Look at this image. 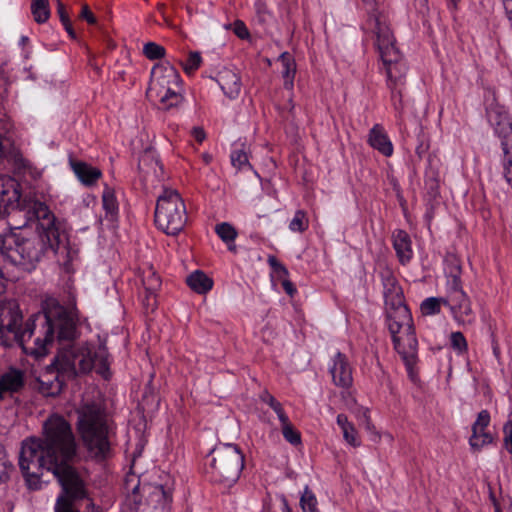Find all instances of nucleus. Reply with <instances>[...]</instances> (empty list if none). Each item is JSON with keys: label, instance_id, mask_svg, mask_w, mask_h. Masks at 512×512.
<instances>
[{"label": "nucleus", "instance_id": "obj_1", "mask_svg": "<svg viewBox=\"0 0 512 512\" xmlns=\"http://www.w3.org/2000/svg\"><path fill=\"white\" fill-rule=\"evenodd\" d=\"M3 273L0 270V296L5 292ZM22 314L14 303L0 304V345L22 352H71L78 338L75 314L56 299L48 298L39 312L30 316L23 331H20Z\"/></svg>", "mask_w": 512, "mask_h": 512}, {"label": "nucleus", "instance_id": "obj_2", "mask_svg": "<svg viewBox=\"0 0 512 512\" xmlns=\"http://www.w3.org/2000/svg\"><path fill=\"white\" fill-rule=\"evenodd\" d=\"M26 222L37 221V233L26 232L20 227L0 234V254L11 264L31 271L50 250H58L65 240V231L56 222L55 215L45 203L28 206Z\"/></svg>", "mask_w": 512, "mask_h": 512}, {"label": "nucleus", "instance_id": "obj_3", "mask_svg": "<svg viewBox=\"0 0 512 512\" xmlns=\"http://www.w3.org/2000/svg\"><path fill=\"white\" fill-rule=\"evenodd\" d=\"M367 23L376 36V46L386 73L388 89L403 87L406 83L408 67L403 55L395 45V38L391 32L386 17L379 11L367 13Z\"/></svg>", "mask_w": 512, "mask_h": 512}, {"label": "nucleus", "instance_id": "obj_4", "mask_svg": "<svg viewBox=\"0 0 512 512\" xmlns=\"http://www.w3.org/2000/svg\"><path fill=\"white\" fill-rule=\"evenodd\" d=\"M78 431L88 450L97 460L111 455L109 426L105 411L96 403H86L78 410Z\"/></svg>", "mask_w": 512, "mask_h": 512}, {"label": "nucleus", "instance_id": "obj_5", "mask_svg": "<svg viewBox=\"0 0 512 512\" xmlns=\"http://www.w3.org/2000/svg\"><path fill=\"white\" fill-rule=\"evenodd\" d=\"M211 461L207 473L211 481L225 488L232 487L244 468V455L235 444H219L210 452Z\"/></svg>", "mask_w": 512, "mask_h": 512}, {"label": "nucleus", "instance_id": "obj_6", "mask_svg": "<svg viewBox=\"0 0 512 512\" xmlns=\"http://www.w3.org/2000/svg\"><path fill=\"white\" fill-rule=\"evenodd\" d=\"M186 205L179 192L164 188L156 201L154 222L167 235L176 236L187 223Z\"/></svg>", "mask_w": 512, "mask_h": 512}, {"label": "nucleus", "instance_id": "obj_7", "mask_svg": "<svg viewBox=\"0 0 512 512\" xmlns=\"http://www.w3.org/2000/svg\"><path fill=\"white\" fill-rule=\"evenodd\" d=\"M77 375L78 370L74 360L67 354H56L46 372L37 379L38 391L43 396L55 397L61 393L65 382L74 379Z\"/></svg>", "mask_w": 512, "mask_h": 512}, {"label": "nucleus", "instance_id": "obj_8", "mask_svg": "<svg viewBox=\"0 0 512 512\" xmlns=\"http://www.w3.org/2000/svg\"><path fill=\"white\" fill-rule=\"evenodd\" d=\"M32 203L42 202L34 198L22 197L21 184L13 177L0 175V219L11 213L22 214L26 218L28 217L26 208Z\"/></svg>", "mask_w": 512, "mask_h": 512}, {"label": "nucleus", "instance_id": "obj_9", "mask_svg": "<svg viewBox=\"0 0 512 512\" xmlns=\"http://www.w3.org/2000/svg\"><path fill=\"white\" fill-rule=\"evenodd\" d=\"M486 116L493 127L495 135L500 140V145L505 146L512 142V119L506 108L499 104L495 93H491L485 99Z\"/></svg>", "mask_w": 512, "mask_h": 512}, {"label": "nucleus", "instance_id": "obj_10", "mask_svg": "<svg viewBox=\"0 0 512 512\" xmlns=\"http://www.w3.org/2000/svg\"><path fill=\"white\" fill-rule=\"evenodd\" d=\"M447 298L453 305V316L460 323L471 322L472 308L467 294L463 290L461 276L446 277Z\"/></svg>", "mask_w": 512, "mask_h": 512}, {"label": "nucleus", "instance_id": "obj_11", "mask_svg": "<svg viewBox=\"0 0 512 512\" xmlns=\"http://www.w3.org/2000/svg\"><path fill=\"white\" fill-rule=\"evenodd\" d=\"M182 83L178 70L169 62L156 64L151 71V80L147 93L151 96L158 93V89L180 86Z\"/></svg>", "mask_w": 512, "mask_h": 512}, {"label": "nucleus", "instance_id": "obj_12", "mask_svg": "<svg viewBox=\"0 0 512 512\" xmlns=\"http://www.w3.org/2000/svg\"><path fill=\"white\" fill-rule=\"evenodd\" d=\"M26 385V373L23 369L9 366L0 375V401L7 396L20 393Z\"/></svg>", "mask_w": 512, "mask_h": 512}, {"label": "nucleus", "instance_id": "obj_13", "mask_svg": "<svg viewBox=\"0 0 512 512\" xmlns=\"http://www.w3.org/2000/svg\"><path fill=\"white\" fill-rule=\"evenodd\" d=\"M132 492L134 494L141 492L146 495L148 504L154 508L165 507L172 500L170 490H166L160 484H144L142 487L138 484L132 489Z\"/></svg>", "mask_w": 512, "mask_h": 512}, {"label": "nucleus", "instance_id": "obj_14", "mask_svg": "<svg viewBox=\"0 0 512 512\" xmlns=\"http://www.w3.org/2000/svg\"><path fill=\"white\" fill-rule=\"evenodd\" d=\"M386 322L391 334L409 331L413 327V319L408 306L386 311Z\"/></svg>", "mask_w": 512, "mask_h": 512}, {"label": "nucleus", "instance_id": "obj_15", "mask_svg": "<svg viewBox=\"0 0 512 512\" xmlns=\"http://www.w3.org/2000/svg\"><path fill=\"white\" fill-rule=\"evenodd\" d=\"M330 373L335 385L348 388L352 384V371L345 354L335 355Z\"/></svg>", "mask_w": 512, "mask_h": 512}, {"label": "nucleus", "instance_id": "obj_16", "mask_svg": "<svg viewBox=\"0 0 512 512\" xmlns=\"http://www.w3.org/2000/svg\"><path fill=\"white\" fill-rule=\"evenodd\" d=\"M69 164L78 180L87 187L94 186L102 177L101 170L87 162L70 158Z\"/></svg>", "mask_w": 512, "mask_h": 512}, {"label": "nucleus", "instance_id": "obj_17", "mask_svg": "<svg viewBox=\"0 0 512 512\" xmlns=\"http://www.w3.org/2000/svg\"><path fill=\"white\" fill-rule=\"evenodd\" d=\"M369 145L386 157L393 154L394 148L387 133L380 124H375L368 134Z\"/></svg>", "mask_w": 512, "mask_h": 512}, {"label": "nucleus", "instance_id": "obj_18", "mask_svg": "<svg viewBox=\"0 0 512 512\" xmlns=\"http://www.w3.org/2000/svg\"><path fill=\"white\" fill-rule=\"evenodd\" d=\"M217 82L223 93L230 99L238 97L241 91L240 77L232 70L224 69L217 75Z\"/></svg>", "mask_w": 512, "mask_h": 512}, {"label": "nucleus", "instance_id": "obj_19", "mask_svg": "<svg viewBox=\"0 0 512 512\" xmlns=\"http://www.w3.org/2000/svg\"><path fill=\"white\" fill-rule=\"evenodd\" d=\"M392 239L393 248L395 249L400 263L406 264L413 256L409 234L405 230L398 229L393 233Z\"/></svg>", "mask_w": 512, "mask_h": 512}, {"label": "nucleus", "instance_id": "obj_20", "mask_svg": "<svg viewBox=\"0 0 512 512\" xmlns=\"http://www.w3.org/2000/svg\"><path fill=\"white\" fill-rule=\"evenodd\" d=\"M391 336L396 352H414L417 350L418 341L414 326L409 331L402 330V333L391 334Z\"/></svg>", "mask_w": 512, "mask_h": 512}, {"label": "nucleus", "instance_id": "obj_21", "mask_svg": "<svg viewBox=\"0 0 512 512\" xmlns=\"http://www.w3.org/2000/svg\"><path fill=\"white\" fill-rule=\"evenodd\" d=\"M187 285L198 294H206L213 287V280L203 271L196 270L186 278Z\"/></svg>", "mask_w": 512, "mask_h": 512}, {"label": "nucleus", "instance_id": "obj_22", "mask_svg": "<svg viewBox=\"0 0 512 512\" xmlns=\"http://www.w3.org/2000/svg\"><path fill=\"white\" fill-rule=\"evenodd\" d=\"M181 85L180 86H171L167 87L164 90L158 89V93L154 94L155 97L159 100L161 104H163L165 109H170L173 107H177L183 101V96L181 94Z\"/></svg>", "mask_w": 512, "mask_h": 512}, {"label": "nucleus", "instance_id": "obj_23", "mask_svg": "<svg viewBox=\"0 0 512 512\" xmlns=\"http://www.w3.org/2000/svg\"><path fill=\"white\" fill-rule=\"evenodd\" d=\"M282 65V77L284 79V87L292 90L294 86V78L296 74V62L289 52H283L279 56Z\"/></svg>", "mask_w": 512, "mask_h": 512}, {"label": "nucleus", "instance_id": "obj_24", "mask_svg": "<svg viewBox=\"0 0 512 512\" xmlns=\"http://www.w3.org/2000/svg\"><path fill=\"white\" fill-rule=\"evenodd\" d=\"M448 306L453 313V305L447 297H429L420 305V311L423 316L436 315L441 312V306Z\"/></svg>", "mask_w": 512, "mask_h": 512}, {"label": "nucleus", "instance_id": "obj_25", "mask_svg": "<svg viewBox=\"0 0 512 512\" xmlns=\"http://www.w3.org/2000/svg\"><path fill=\"white\" fill-rule=\"evenodd\" d=\"M31 13L35 22L43 24L47 22L50 17V7L48 0H32Z\"/></svg>", "mask_w": 512, "mask_h": 512}, {"label": "nucleus", "instance_id": "obj_26", "mask_svg": "<svg viewBox=\"0 0 512 512\" xmlns=\"http://www.w3.org/2000/svg\"><path fill=\"white\" fill-rule=\"evenodd\" d=\"M102 203L107 215L115 216L118 214L119 206L114 188L105 185L102 193Z\"/></svg>", "mask_w": 512, "mask_h": 512}, {"label": "nucleus", "instance_id": "obj_27", "mask_svg": "<svg viewBox=\"0 0 512 512\" xmlns=\"http://www.w3.org/2000/svg\"><path fill=\"white\" fill-rule=\"evenodd\" d=\"M382 285H383V295L386 297L387 295L400 292L402 287L400 286L397 278L394 276L393 272L389 269H386L380 273Z\"/></svg>", "mask_w": 512, "mask_h": 512}, {"label": "nucleus", "instance_id": "obj_28", "mask_svg": "<svg viewBox=\"0 0 512 512\" xmlns=\"http://www.w3.org/2000/svg\"><path fill=\"white\" fill-rule=\"evenodd\" d=\"M300 506L303 512H320L317 498L307 485L300 497Z\"/></svg>", "mask_w": 512, "mask_h": 512}, {"label": "nucleus", "instance_id": "obj_29", "mask_svg": "<svg viewBox=\"0 0 512 512\" xmlns=\"http://www.w3.org/2000/svg\"><path fill=\"white\" fill-rule=\"evenodd\" d=\"M142 283L144 291H148L150 293H157L161 287L160 276L152 268L144 272Z\"/></svg>", "mask_w": 512, "mask_h": 512}, {"label": "nucleus", "instance_id": "obj_30", "mask_svg": "<svg viewBox=\"0 0 512 512\" xmlns=\"http://www.w3.org/2000/svg\"><path fill=\"white\" fill-rule=\"evenodd\" d=\"M309 227V219L307 213L304 210H297L294 217L289 223V229L292 232L303 233Z\"/></svg>", "mask_w": 512, "mask_h": 512}, {"label": "nucleus", "instance_id": "obj_31", "mask_svg": "<svg viewBox=\"0 0 512 512\" xmlns=\"http://www.w3.org/2000/svg\"><path fill=\"white\" fill-rule=\"evenodd\" d=\"M215 232L218 237L226 244L234 242L237 237L236 229L228 222L217 224L215 227Z\"/></svg>", "mask_w": 512, "mask_h": 512}, {"label": "nucleus", "instance_id": "obj_32", "mask_svg": "<svg viewBox=\"0 0 512 512\" xmlns=\"http://www.w3.org/2000/svg\"><path fill=\"white\" fill-rule=\"evenodd\" d=\"M143 54L149 60H159L165 56L166 50L156 42H147L143 47Z\"/></svg>", "mask_w": 512, "mask_h": 512}, {"label": "nucleus", "instance_id": "obj_33", "mask_svg": "<svg viewBox=\"0 0 512 512\" xmlns=\"http://www.w3.org/2000/svg\"><path fill=\"white\" fill-rule=\"evenodd\" d=\"M68 357H71V359L74 360V362L76 361V359L78 358V356H80V354H67ZM82 358L78 360V364H79V372L81 373H88L90 372L91 370L94 369V366L96 365V356H94L93 354H81Z\"/></svg>", "mask_w": 512, "mask_h": 512}, {"label": "nucleus", "instance_id": "obj_34", "mask_svg": "<svg viewBox=\"0 0 512 512\" xmlns=\"http://www.w3.org/2000/svg\"><path fill=\"white\" fill-rule=\"evenodd\" d=\"M230 158L232 165L239 170L244 169L245 167H250L248 155L244 146H242V148H235L232 151Z\"/></svg>", "mask_w": 512, "mask_h": 512}, {"label": "nucleus", "instance_id": "obj_35", "mask_svg": "<svg viewBox=\"0 0 512 512\" xmlns=\"http://www.w3.org/2000/svg\"><path fill=\"white\" fill-rule=\"evenodd\" d=\"M202 57L200 52H190L185 63H182L183 70L186 74H193L201 65Z\"/></svg>", "mask_w": 512, "mask_h": 512}, {"label": "nucleus", "instance_id": "obj_36", "mask_svg": "<svg viewBox=\"0 0 512 512\" xmlns=\"http://www.w3.org/2000/svg\"><path fill=\"white\" fill-rule=\"evenodd\" d=\"M96 356V365L94 366V369L97 374L101 375L105 380H108L111 376L110 370H109V362H108V355L106 354H93Z\"/></svg>", "mask_w": 512, "mask_h": 512}, {"label": "nucleus", "instance_id": "obj_37", "mask_svg": "<svg viewBox=\"0 0 512 512\" xmlns=\"http://www.w3.org/2000/svg\"><path fill=\"white\" fill-rule=\"evenodd\" d=\"M384 301H385V310L386 311L397 309L402 306H407L405 304V297H404L403 290H400L399 293L396 292V293L387 295L386 297H384Z\"/></svg>", "mask_w": 512, "mask_h": 512}, {"label": "nucleus", "instance_id": "obj_38", "mask_svg": "<svg viewBox=\"0 0 512 512\" xmlns=\"http://www.w3.org/2000/svg\"><path fill=\"white\" fill-rule=\"evenodd\" d=\"M492 441V435L488 432H485L484 430L481 432L480 439L479 436H477V434H472L469 439V444L474 451H479L483 446L492 443Z\"/></svg>", "mask_w": 512, "mask_h": 512}, {"label": "nucleus", "instance_id": "obj_39", "mask_svg": "<svg viewBox=\"0 0 512 512\" xmlns=\"http://www.w3.org/2000/svg\"><path fill=\"white\" fill-rule=\"evenodd\" d=\"M401 359L405 364L408 376L412 382H417L418 373L414 370V366L417 363V354H400Z\"/></svg>", "mask_w": 512, "mask_h": 512}, {"label": "nucleus", "instance_id": "obj_40", "mask_svg": "<svg viewBox=\"0 0 512 512\" xmlns=\"http://www.w3.org/2000/svg\"><path fill=\"white\" fill-rule=\"evenodd\" d=\"M401 88L402 87L389 89L391 91V101H392L393 107H394L395 111L397 112L399 118H402L404 108H405Z\"/></svg>", "mask_w": 512, "mask_h": 512}, {"label": "nucleus", "instance_id": "obj_41", "mask_svg": "<svg viewBox=\"0 0 512 512\" xmlns=\"http://www.w3.org/2000/svg\"><path fill=\"white\" fill-rule=\"evenodd\" d=\"M54 253L66 254V260L64 261V265L68 267V265L74 260L77 256V250L72 249L69 246L67 235L65 234V240L60 244V248L56 250H52Z\"/></svg>", "mask_w": 512, "mask_h": 512}, {"label": "nucleus", "instance_id": "obj_42", "mask_svg": "<svg viewBox=\"0 0 512 512\" xmlns=\"http://www.w3.org/2000/svg\"><path fill=\"white\" fill-rule=\"evenodd\" d=\"M450 347L458 352L467 350V341L463 333L457 331L450 334Z\"/></svg>", "mask_w": 512, "mask_h": 512}, {"label": "nucleus", "instance_id": "obj_43", "mask_svg": "<svg viewBox=\"0 0 512 512\" xmlns=\"http://www.w3.org/2000/svg\"><path fill=\"white\" fill-rule=\"evenodd\" d=\"M490 423V414L487 410H482L478 413L477 419L472 425V434H477V431H484Z\"/></svg>", "mask_w": 512, "mask_h": 512}, {"label": "nucleus", "instance_id": "obj_44", "mask_svg": "<svg viewBox=\"0 0 512 512\" xmlns=\"http://www.w3.org/2000/svg\"><path fill=\"white\" fill-rule=\"evenodd\" d=\"M13 470V465L9 462L4 452L0 451V485L5 483Z\"/></svg>", "mask_w": 512, "mask_h": 512}, {"label": "nucleus", "instance_id": "obj_45", "mask_svg": "<svg viewBox=\"0 0 512 512\" xmlns=\"http://www.w3.org/2000/svg\"><path fill=\"white\" fill-rule=\"evenodd\" d=\"M282 434L286 441L292 445L301 443L300 433L290 424L282 427Z\"/></svg>", "mask_w": 512, "mask_h": 512}, {"label": "nucleus", "instance_id": "obj_46", "mask_svg": "<svg viewBox=\"0 0 512 512\" xmlns=\"http://www.w3.org/2000/svg\"><path fill=\"white\" fill-rule=\"evenodd\" d=\"M156 293H150L148 291H144V296L142 299L143 307L148 312H154L157 308V299H156Z\"/></svg>", "mask_w": 512, "mask_h": 512}, {"label": "nucleus", "instance_id": "obj_47", "mask_svg": "<svg viewBox=\"0 0 512 512\" xmlns=\"http://www.w3.org/2000/svg\"><path fill=\"white\" fill-rule=\"evenodd\" d=\"M116 336H98V350L101 352H108L109 350L115 349L112 343L116 340Z\"/></svg>", "mask_w": 512, "mask_h": 512}, {"label": "nucleus", "instance_id": "obj_48", "mask_svg": "<svg viewBox=\"0 0 512 512\" xmlns=\"http://www.w3.org/2000/svg\"><path fill=\"white\" fill-rule=\"evenodd\" d=\"M267 262L274 272L280 276H288L289 273L287 268L282 263H280L274 255H269Z\"/></svg>", "mask_w": 512, "mask_h": 512}, {"label": "nucleus", "instance_id": "obj_49", "mask_svg": "<svg viewBox=\"0 0 512 512\" xmlns=\"http://www.w3.org/2000/svg\"><path fill=\"white\" fill-rule=\"evenodd\" d=\"M344 439L353 447H357L360 445V442L357 439V431L354 428L353 424L350 425L347 429L342 431Z\"/></svg>", "mask_w": 512, "mask_h": 512}, {"label": "nucleus", "instance_id": "obj_50", "mask_svg": "<svg viewBox=\"0 0 512 512\" xmlns=\"http://www.w3.org/2000/svg\"><path fill=\"white\" fill-rule=\"evenodd\" d=\"M260 399L267 403L273 410L274 412H279L280 409H282V405L279 401H277L275 399L274 396H272L270 393H268L267 391H264L261 396H260Z\"/></svg>", "mask_w": 512, "mask_h": 512}, {"label": "nucleus", "instance_id": "obj_51", "mask_svg": "<svg viewBox=\"0 0 512 512\" xmlns=\"http://www.w3.org/2000/svg\"><path fill=\"white\" fill-rule=\"evenodd\" d=\"M234 33L236 36H238L240 39H247L249 37V31L246 25L241 20H236L234 22Z\"/></svg>", "mask_w": 512, "mask_h": 512}, {"label": "nucleus", "instance_id": "obj_52", "mask_svg": "<svg viewBox=\"0 0 512 512\" xmlns=\"http://www.w3.org/2000/svg\"><path fill=\"white\" fill-rule=\"evenodd\" d=\"M79 17L85 20L88 24L93 25L96 24L97 19L95 15L92 13L88 5H83Z\"/></svg>", "mask_w": 512, "mask_h": 512}, {"label": "nucleus", "instance_id": "obj_53", "mask_svg": "<svg viewBox=\"0 0 512 512\" xmlns=\"http://www.w3.org/2000/svg\"><path fill=\"white\" fill-rule=\"evenodd\" d=\"M505 444L509 453L512 454V420H509L504 425Z\"/></svg>", "mask_w": 512, "mask_h": 512}, {"label": "nucleus", "instance_id": "obj_54", "mask_svg": "<svg viewBox=\"0 0 512 512\" xmlns=\"http://www.w3.org/2000/svg\"><path fill=\"white\" fill-rule=\"evenodd\" d=\"M444 270L445 269H450V268H453V267H457L459 265H461V260L459 259V257L453 253H447L445 258H444Z\"/></svg>", "mask_w": 512, "mask_h": 512}, {"label": "nucleus", "instance_id": "obj_55", "mask_svg": "<svg viewBox=\"0 0 512 512\" xmlns=\"http://www.w3.org/2000/svg\"><path fill=\"white\" fill-rule=\"evenodd\" d=\"M10 146L9 141L0 134V163L8 156Z\"/></svg>", "mask_w": 512, "mask_h": 512}, {"label": "nucleus", "instance_id": "obj_56", "mask_svg": "<svg viewBox=\"0 0 512 512\" xmlns=\"http://www.w3.org/2000/svg\"><path fill=\"white\" fill-rule=\"evenodd\" d=\"M57 14L59 16L61 23L70 21V17L66 10V6L61 0H57Z\"/></svg>", "mask_w": 512, "mask_h": 512}, {"label": "nucleus", "instance_id": "obj_57", "mask_svg": "<svg viewBox=\"0 0 512 512\" xmlns=\"http://www.w3.org/2000/svg\"><path fill=\"white\" fill-rule=\"evenodd\" d=\"M272 15L266 9H258L257 20L261 25H266L271 20Z\"/></svg>", "mask_w": 512, "mask_h": 512}, {"label": "nucleus", "instance_id": "obj_58", "mask_svg": "<svg viewBox=\"0 0 512 512\" xmlns=\"http://www.w3.org/2000/svg\"><path fill=\"white\" fill-rule=\"evenodd\" d=\"M367 13L376 12L379 7L380 0H362Z\"/></svg>", "mask_w": 512, "mask_h": 512}, {"label": "nucleus", "instance_id": "obj_59", "mask_svg": "<svg viewBox=\"0 0 512 512\" xmlns=\"http://www.w3.org/2000/svg\"><path fill=\"white\" fill-rule=\"evenodd\" d=\"M425 185L429 189V193L435 195L438 190V181L436 178L431 177L425 180Z\"/></svg>", "mask_w": 512, "mask_h": 512}, {"label": "nucleus", "instance_id": "obj_60", "mask_svg": "<svg viewBox=\"0 0 512 512\" xmlns=\"http://www.w3.org/2000/svg\"><path fill=\"white\" fill-rule=\"evenodd\" d=\"M192 135L198 143H202L206 138V133L201 127H194L192 130Z\"/></svg>", "mask_w": 512, "mask_h": 512}, {"label": "nucleus", "instance_id": "obj_61", "mask_svg": "<svg viewBox=\"0 0 512 512\" xmlns=\"http://www.w3.org/2000/svg\"><path fill=\"white\" fill-rule=\"evenodd\" d=\"M360 421L361 424L364 425L367 430H372L374 428V426L371 423L368 410L363 411Z\"/></svg>", "mask_w": 512, "mask_h": 512}, {"label": "nucleus", "instance_id": "obj_62", "mask_svg": "<svg viewBox=\"0 0 512 512\" xmlns=\"http://www.w3.org/2000/svg\"><path fill=\"white\" fill-rule=\"evenodd\" d=\"M282 287L284 291L291 297L297 292L294 284L289 280H284L282 282Z\"/></svg>", "mask_w": 512, "mask_h": 512}, {"label": "nucleus", "instance_id": "obj_63", "mask_svg": "<svg viewBox=\"0 0 512 512\" xmlns=\"http://www.w3.org/2000/svg\"><path fill=\"white\" fill-rule=\"evenodd\" d=\"M337 424L340 426L342 431L352 425V423L348 421V418L345 414H339L337 416Z\"/></svg>", "mask_w": 512, "mask_h": 512}, {"label": "nucleus", "instance_id": "obj_64", "mask_svg": "<svg viewBox=\"0 0 512 512\" xmlns=\"http://www.w3.org/2000/svg\"><path fill=\"white\" fill-rule=\"evenodd\" d=\"M503 5L512 26V0H503Z\"/></svg>", "mask_w": 512, "mask_h": 512}]
</instances>
